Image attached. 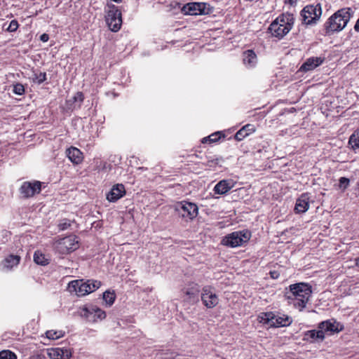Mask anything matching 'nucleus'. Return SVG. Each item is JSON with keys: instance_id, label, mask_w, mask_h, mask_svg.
<instances>
[{"instance_id": "nucleus-34", "label": "nucleus", "mask_w": 359, "mask_h": 359, "mask_svg": "<svg viewBox=\"0 0 359 359\" xmlns=\"http://www.w3.org/2000/svg\"><path fill=\"white\" fill-rule=\"evenodd\" d=\"M309 203H295L294 212L296 213L305 212L309 208Z\"/></svg>"}, {"instance_id": "nucleus-8", "label": "nucleus", "mask_w": 359, "mask_h": 359, "mask_svg": "<svg viewBox=\"0 0 359 359\" xmlns=\"http://www.w3.org/2000/svg\"><path fill=\"white\" fill-rule=\"evenodd\" d=\"M201 300L204 306L208 309L215 307L219 303L217 295L214 292L213 288L209 285L203 287Z\"/></svg>"}, {"instance_id": "nucleus-6", "label": "nucleus", "mask_w": 359, "mask_h": 359, "mask_svg": "<svg viewBox=\"0 0 359 359\" xmlns=\"http://www.w3.org/2000/svg\"><path fill=\"white\" fill-rule=\"evenodd\" d=\"M322 15V8L320 4L316 5H307L301 12L302 22L305 25L316 23Z\"/></svg>"}, {"instance_id": "nucleus-46", "label": "nucleus", "mask_w": 359, "mask_h": 359, "mask_svg": "<svg viewBox=\"0 0 359 359\" xmlns=\"http://www.w3.org/2000/svg\"><path fill=\"white\" fill-rule=\"evenodd\" d=\"M356 265L359 266V257L356 259Z\"/></svg>"}, {"instance_id": "nucleus-7", "label": "nucleus", "mask_w": 359, "mask_h": 359, "mask_svg": "<svg viewBox=\"0 0 359 359\" xmlns=\"http://www.w3.org/2000/svg\"><path fill=\"white\" fill-rule=\"evenodd\" d=\"M56 247L61 253L66 254L76 250L79 248V241L75 236H69L60 239Z\"/></svg>"}, {"instance_id": "nucleus-4", "label": "nucleus", "mask_w": 359, "mask_h": 359, "mask_svg": "<svg viewBox=\"0 0 359 359\" xmlns=\"http://www.w3.org/2000/svg\"><path fill=\"white\" fill-rule=\"evenodd\" d=\"M251 237L248 230L234 231L224 236L221 243L230 248H236L247 243Z\"/></svg>"}, {"instance_id": "nucleus-31", "label": "nucleus", "mask_w": 359, "mask_h": 359, "mask_svg": "<svg viewBox=\"0 0 359 359\" xmlns=\"http://www.w3.org/2000/svg\"><path fill=\"white\" fill-rule=\"evenodd\" d=\"M349 144L353 149H359V133H354L349 138Z\"/></svg>"}, {"instance_id": "nucleus-40", "label": "nucleus", "mask_w": 359, "mask_h": 359, "mask_svg": "<svg viewBox=\"0 0 359 359\" xmlns=\"http://www.w3.org/2000/svg\"><path fill=\"white\" fill-rule=\"evenodd\" d=\"M218 134H219V133H214V134L209 135L208 137H205L203 139V142L205 143V142H207L208 141H209L210 142H216L217 140V139L219 138V137H217Z\"/></svg>"}, {"instance_id": "nucleus-11", "label": "nucleus", "mask_w": 359, "mask_h": 359, "mask_svg": "<svg viewBox=\"0 0 359 359\" xmlns=\"http://www.w3.org/2000/svg\"><path fill=\"white\" fill-rule=\"evenodd\" d=\"M318 329L323 330V334L325 332L338 333L343 330V325L336 320L331 319L325 321H323L318 325Z\"/></svg>"}, {"instance_id": "nucleus-30", "label": "nucleus", "mask_w": 359, "mask_h": 359, "mask_svg": "<svg viewBox=\"0 0 359 359\" xmlns=\"http://www.w3.org/2000/svg\"><path fill=\"white\" fill-rule=\"evenodd\" d=\"M65 334V332L62 330L55 331V330H48L46 332V335L47 338L50 339H57L60 337H62Z\"/></svg>"}, {"instance_id": "nucleus-28", "label": "nucleus", "mask_w": 359, "mask_h": 359, "mask_svg": "<svg viewBox=\"0 0 359 359\" xmlns=\"http://www.w3.org/2000/svg\"><path fill=\"white\" fill-rule=\"evenodd\" d=\"M34 261L36 264L45 266L48 264V259L46 258L44 254L39 251H36L34 255Z\"/></svg>"}, {"instance_id": "nucleus-22", "label": "nucleus", "mask_w": 359, "mask_h": 359, "mask_svg": "<svg viewBox=\"0 0 359 359\" xmlns=\"http://www.w3.org/2000/svg\"><path fill=\"white\" fill-rule=\"evenodd\" d=\"M255 131V128L252 124H247L243 126L235 135L237 141L243 140L245 137Z\"/></svg>"}, {"instance_id": "nucleus-20", "label": "nucleus", "mask_w": 359, "mask_h": 359, "mask_svg": "<svg viewBox=\"0 0 359 359\" xmlns=\"http://www.w3.org/2000/svg\"><path fill=\"white\" fill-rule=\"evenodd\" d=\"M67 155L69 159L74 164L80 163L83 160V156L81 151L76 148L71 147L67 150Z\"/></svg>"}, {"instance_id": "nucleus-2", "label": "nucleus", "mask_w": 359, "mask_h": 359, "mask_svg": "<svg viewBox=\"0 0 359 359\" xmlns=\"http://www.w3.org/2000/svg\"><path fill=\"white\" fill-rule=\"evenodd\" d=\"M352 15L353 11L350 8H343L335 12L324 24L325 34L330 35L344 29Z\"/></svg>"}, {"instance_id": "nucleus-33", "label": "nucleus", "mask_w": 359, "mask_h": 359, "mask_svg": "<svg viewBox=\"0 0 359 359\" xmlns=\"http://www.w3.org/2000/svg\"><path fill=\"white\" fill-rule=\"evenodd\" d=\"M32 80L34 82L41 84L46 80V74L45 72L34 73Z\"/></svg>"}, {"instance_id": "nucleus-39", "label": "nucleus", "mask_w": 359, "mask_h": 359, "mask_svg": "<svg viewBox=\"0 0 359 359\" xmlns=\"http://www.w3.org/2000/svg\"><path fill=\"white\" fill-rule=\"evenodd\" d=\"M71 226L70 220L67 219H64L60 221L58 224V228L60 230L63 231L67 229L68 227Z\"/></svg>"}, {"instance_id": "nucleus-18", "label": "nucleus", "mask_w": 359, "mask_h": 359, "mask_svg": "<svg viewBox=\"0 0 359 359\" xmlns=\"http://www.w3.org/2000/svg\"><path fill=\"white\" fill-rule=\"evenodd\" d=\"M234 186L232 180H222L219 181L214 187V191L217 194H224L227 193Z\"/></svg>"}, {"instance_id": "nucleus-25", "label": "nucleus", "mask_w": 359, "mask_h": 359, "mask_svg": "<svg viewBox=\"0 0 359 359\" xmlns=\"http://www.w3.org/2000/svg\"><path fill=\"white\" fill-rule=\"evenodd\" d=\"M95 314V306L89 307H84L82 309L81 316L85 318L88 321L95 323L96 322V317Z\"/></svg>"}, {"instance_id": "nucleus-42", "label": "nucleus", "mask_w": 359, "mask_h": 359, "mask_svg": "<svg viewBox=\"0 0 359 359\" xmlns=\"http://www.w3.org/2000/svg\"><path fill=\"white\" fill-rule=\"evenodd\" d=\"M309 194L306 193V194H302V196L298 199H297L296 202L304 203V202H309Z\"/></svg>"}, {"instance_id": "nucleus-10", "label": "nucleus", "mask_w": 359, "mask_h": 359, "mask_svg": "<svg viewBox=\"0 0 359 359\" xmlns=\"http://www.w3.org/2000/svg\"><path fill=\"white\" fill-rule=\"evenodd\" d=\"M41 188V182L39 181L25 182L21 185L20 191L23 197L29 198L39 193Z\"/></svg>"}, {"instance_id": "nucleus-29", "label": "nucleus", "mask_w": 359, "mask_h": 359, "mask_svg": "<svg viewBox=\"0 0 359 359\" xmlns=\"http://www.w3.org/2000/svg\"><path fill=\"white\" fill-rule=\"evenodd\" d=\"M102 298L104 301L106 302V304L109 306H110L114 304L115 301L116 294L114 292H110L109 290H107L103 293Z\"/></svg>"}, {"instance_id": "nucleus-9", "label": "nucleus", "mask_w": 359, "mask_h": 359, "mask_svg": "<svg viewBox=\"0 0 359 359\" xmlns=\"http://www.w3.org/2000/svg\"><path fill=\"white\" fill-rule=\"evenodd\" d=\"M209 5L205 3L193 2L184 5L182 8V12L185 15H196L208 13Z\"/></svg>"}, {"instance_id": "nucleus-41", "label": "nucleus", "mask_w": 359, "mask_h": 359, "mask_svg": "<svg viewBox=\"0 0 359 359\" xmlns=\"http://www.w3.org/2000/svg\"><path fill=\"white\" fill-rule=\"evenodd\" d=\"M84 99V95L81 92H78L74 96V102H82Z\"/></svg>"}, {"instance_id": "nucleus-24", "label": "nucleus", "mask_w": 359, "mask_h": 359, "mask_svg": "<svg viewBox=\"0 0 359 359\" xmlns=\"http://www.w3.org/2000/svg\"><path fill=\"white\" fill-rule=\"evenodd\" d=\"M294 18L293 14L285 13L280 15L275 21H278V23L283 26L285 25V27H287L289 25V27H291L292 28L294 24Z\"/></svg>"}, {"instance_id": "nucleus-38", "label": "nucleus", "mask_w": 359, "mask_h": 359, "mask_svg": "<svg viewBox=\"0 0 359 359\" xmlns=\"http://www.w3.org/2000/svg\"><path fill=\"white\" fill-rule=\"evenodd\" d=\"M349 185V180L346 177H340L339 180V187L341 189H346Z\"/></svg>"}, {"instance_id": "nucleus-19", "label": "nucleus", "mask_w": 359, "mask_h": 359, "mask_svg": "<svg viewBox=\"0 0 359 359\" xmlns=\"http://www.w3.org/2000/svg\"><path fill=\"white\" fill-rule=\"evenodd\" d=\"M325 339L323 330L319 329L318 330H311L306 331L304 334L303 339L304 341H323Z\"/></svg>"}, {"instance_id": "nucleus-1", "label": "nucleus", "mask_w": 359, "mask_h": 359, "mask_svg": "<svg viewBox=\"0 0 359 359\" xmlns=\"http://www.w3.org/2000/svg\"><path fill=\"white\" fill-rule=\"evenodd\" d=\"M289 287L290 292L285 294L289 304L302 311L311 296V286L304 283H299L290 285Z\"/></svg>"}, {"instance_id": "nucleus-5", "label": "nucleus", "mask_w": 359, "mask_h": 359, "mask_svg": "<svg viewBox=\"0 0 359 359\" xmlns=\"http://www.w3.org/2000/svg\"><path fill=\"white\" fill-rule=\"evenodd\" d=\"M106 22L112 32H118L122 25L121 12L118 8L111 3L107 4Z\"/></svg>"}, {"instance_id": "nucleus-3", "label": "nucleus", "mask_w": 359, "mask_h": 359, "mask_svg": "<svg viewBox=\"0 0 359 359\" xmlns=\"http://www.w3.org/2000/svg\"><path fill=\"white\" fill-rule=\"evenodd\" d=\"M101 282L98 280H88L83 282V280H75L68 284V290L70 292H75L79 297L85 296L98 289Z\"/></svg>"}, {"instance_id": "nucleus-27", "label": "nucleus", "mask_w": 359, "mask_h": 359, "mask_svg": "<svg viewBox=\"0 0 359 359\" xmlns=\"http://www.w3.org/2000/svg\"><path fill=\"white\" fill-rule=\"evenodd\" d=\"M275 316L276 315L272 312L262 313L259 316L260 322L266 323L271 327V324H273L275 319Z\"/></svg>"}, {"instance_id": "nucleus-47", "label": "nucleus", "mask_w": 359, "mask_h": 359, "mask_svg": "<svg viewBox=\"0 0 359 359\" xmlns=\"http://www.w3.org/2000/svg\"><path fill=\"white\" fill-rule=\"evenodd\" d=\"M112 1H114L116 3H119L121 2L122 0H111Z\"/></svg>"}, {"instance_id": "nucleus-17", "label": "nucleus", "mask_w": 359, "mask_h": 359, "mask_svg": "<svg viewBox=\"0 0 359 359\" xmlns=\"http://www.w3.org/2000/svg\"><path fill=\"white\" fill-rule=\"evenodd\" d=\"M324 61V57H312L308 58L306 62L301 66L300 70L308 72L320 66Z\"/></svg>"}, {"instance_id": "nucleus-44", "label": "nucleus", "mask_w": 359, "mask_h": 359, "mask_svg": "<svg viewBox=\"0 0 359 359\" xmlns=\"http://www.w3.org/2000/svg\"><path fill=\"white\" fill-rule=\"evenodd\" d=\"M354 29L356 31V32H359V18L358 19L355 26H354Z\"/></svg>"}, {"instance_id": "nucleus-43", "label": "nucleus", "mask_w": 359, "mask_h": 359, "mask_svg": "<svg viewBox=\"0 0 359 359\" xmlns=\"http://www.w3.org/2000/svg\"><path fill=\"white\" fill-rule=\"evenodd\" d=\"M40 39L43 41V42H46L48 41L49 39V36L48 34H43L41 35L40 36Z\"/></svg>"}, {"instance_id": "nucleus-36", "label": "nucleus", "mask_w": 359, "mask_h": 359, "mask_svg": "<svg viewBox=\"0 0 359 359\" xmlns=\"http://www.w3.org/2000/svg\"><path fill=\"white\" fill-rule=\"evenodd\" d=\"M96 317V321L97 320H102L104 318H105L106 317V313L104 311H102L101 309L95 306V314H94Z\"/></svg>"}, {"instance_id": "nucleus-32", "label": "nucleus", "mask_w": 359, "mask_h": 359, "mask_svg": "<svg viewBox=\"0 0 359 359\" xmlns=\"http://www.w3.org/2000/svg\"><path fill=\"white\" fill-rule=\"evenodd\" d=\"M0 359H17V355L10 350H3L0 351Z\"/></svg>"}, {"instance_id": "nucleus-13", "label": "nucleus", "mask_w": 359, "mask_h": 359, "mask_svg": "<svg viewBox=\"0 0 359 359\" xmlns=\"http://www.w3.org/2000/svg\"><path fill=\"white\" fill-rule=\"evenodd\" d=\"M183 292L186 295L185 300L189 302H196L198 301L200 286L198 284L191 283L187 288L184 289Z\"/></svg>"}, {"instance_id": "nucleus-14", "label": "nucleus", "mask_w": 359, "mask_h": 359, "mask_svg": "<svg viewBox=\"0 0 359 359\" xmlns=\"http://www.w3.org/2000/svg\"><path fill=\"white\" fill-rule=\"evenodd\" d=\"M181 206L182 216L193 219L198 215V206L196 203H179Z\"/></svg>"}, {"instance_id": "nucleus-15", "label": "nucleus", "mask_w": 359, "mask_h": 359, "mask_svg": "<svg viewBox=\"0 0 359 359\" xmlns=\"http://www.w3.org/2000/svg\"><path fill=\"white\" fill-rule=\"evenodd\" d=\"M48 355L52 359H69L72 352L65 348H54L48 350Z\"/></svg>"}, {"instance_id": "nucleus-12", "label": "nucleus", "mask_w": 359, "mask_h": 359, "mask_svg": "<svg viewBox=\"0 0 359 359\" xmlns=\"http://www.w3.org/2000/svg\"><path fill=\"white\" fill-rule=\"evenodd\" d=\"M278 22V21H273L270 25L269 31L272 36L281 39L291 30V27H289V25L287 27L283 26Z\"/></svg>"}, {"instance_id": "nucleus-23", "label": "nucleus", "mask_w": 359, "mask_h": 359, "mask_svg": "<svg viewBox=\"0 0 359 359\" xmlns=\"http://www.w3.org/2000/svg\"><path fill=\"white\" fill-rule=\"evenodd\" d=\"M20 261V257L18 255H11L1 262L4 269H11L13 266H17Z\"/></svg>"}, {"instance_id": "nucleus-45", "label": "nucleus", "mask_w": 359, "mask_h": 359, "mask_svg": "<svg viewBox=\"0 0 359 359\" xmlns=\"http://www.w3.org/2000/svg\"><path fill=\"white\" fill-rule=\"evenodd\" d=\"M271 276L273 278H278V274L276 271H271Z\"/></svg>"}, {"instance_id": "nucleus-35", "label": "nucleus", "mask_w": 359, "mask_h": 359, "mask_svg": "<svg viewBox=\"0 0 359 359\" xmlns=\"http://www.w3.org/2000/svg\"><path fill=\"white\" fill-rule=\"evenodd\" d=\"M13 91L15 94L21 95L25 93V87L21 83H15L13 85Z\"/></svg>"}, {"instance_id": "nucleus-37", "label": "nucleus", "mask_w": 359, "mask_h": 359, "mask_svg": "<svg viewBox=\"0 0 359 359\" xmlns=\"http://www.w3.org/2000/svg\"><path fill=\"white\" fill-rule=\"evenodd\" d=\"M19 27V24L16 20H13L10 22L8 27L6 29L7 32H15Z\"/></svg>"}, {"instance_id": "nucleus-16", "label": "nucleus", "mask_w": 359, "mask_h": 359, "mask_svg": "<svg viewBox=\"0 0 359 359\" xmlns=\"http://www.w3.org/2000/svg\"><path fill=\"white\" fill-rule=\"evenodd\" d=\"M126 194L125 187L123 184H116L113 186L111 191L107 194V199L109 202L118 200Z\"/></svg>"}, {"instance_id": "nucleus-48", "label": "nucleus", "mask_w": 359, "mask_h": 359, "mask_svg": "<svg viewBox=\"0 0 359 359\" xmlns=\"http://www.w3.org/2000/svg\"><path fill=\"white\" fill-rule=\"evenodd\" d=\"M290 3L292 4L293 2L296 1L297 0H289Z\"/></svg>"}, {"instance_id": "nucleus-21", "label": "nucleus", "mask_w": 359, "mask_h": 359, "mask_svg": "<svg viewBox=\"0 0 359 359\" xmlns=\"http://www.w3.org/2000/svg\"><path fill=\"white\" fill-rule=\"evenodd\" d=\"M292 318L287 315H276L273 323V324H271V327H286L289 326L292 323Z\"/></svg>"}, {"instance_id": "nucleus-26", "label": "nucleus", "mask_w": 359, "mask_h": 359, "mask_svg": "<svg viewBox=\"0 0 359 359\" xmlns=\"http://www.w3.org/2000/svg\"><path fill=\"white\" fill-rule=\"evenodd\" d=\"M243 62L249 66H253L257 61V56L252 50H248L243 53Z\"/></svg>"}]
</instances>
